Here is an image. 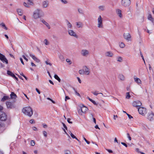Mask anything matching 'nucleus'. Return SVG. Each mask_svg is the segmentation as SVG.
I'll return each instance as SVG.
<instances>
[{"label":"nucleus","mask_w":154,"mask_h":154,"mask_svg":"<svg viewBox=\"0 0 154 154\" xmlns=\"http://www.w3.org/2000/svg\"><path fill=\"white\" fill-rule=\"evenodd\" d=\"M44 15L42 11L39 8H37L34 11L33 13L32 17L37 19L43 17Z\"/></svg>","instance_id":"nucleus-1"},{"label":"nucleus","mask_w":154,"mask_h":154,"mask_svg":"<svg viewBox=\"0 0 154 154\" xmlns=\"http://www.w3.org/2000/svg\"><path fill=\"white\" fill-rule=\"evenodd\" d=\"M22 111L25 115L29 117H31L33 114V110L30 106L23 108L22 110Z\"/></svg>","instance_id":"nucleus-2"},{"label":"nucleus","mask_w":154,"mask_h":154,"mask_svg":"<svg viewBox=\"0 0 154 154\" xmlns=\"http://www.w3.org/2000/svg\"><path fill=\"white\" fill-rule=\"evenodd\" d=\"M15 100L11 102L10 101H7L6 103V104L7 107V108L8 109H13L15 108L16 107L15 105L14 104Z\"/></svg>","instance_id":"nucleus-3"},{"label":"nucleus","mask_w":154,"mask_h":154,"mask_svg":"<svg viewBox=\"0 0 154 154\" xmlns=\"http://www.w3.org/2000/svg\"><path fill=\"white\" fill-rule=\"evenodd\" d=\"M7 119V115L5 113L2 111H0V120L2 121H5Z\"/></svg>","instance_id":"nucleus-4"},{"label":"nucleus","mask_w":154,"mask_h":154,"mask_svg":"<svg viewBox=\"0 0 154 154\" xmlns=\"http://www.w3.org/2000/svg\"><path fill=\"white\" fill-rule=\"evenodd\" d=\"M138 110L139 113L142 115H145L146 113V109L144 107L139 108Z\"/></svg>","instance_id":"nucleus-5"},{"label":"nucleus","mask_w":154,"mask_h":154,"mask_svg":"<svg viewBox=\"0 0 154 154\" xmlns=\"http://www.w3.org/2000/svg\"><path fill=\"white\" fill-rule=\"evenodd\" d=\"M131 4L130 0H122L121 1L122 5L124 6H129Z\"/></svg>","instance_id":"nucleus-6"},{"label":"nucleus","mask_w":154,"mask_h":154,"mask_svg":"<svg viewBox=\"0 0 154 154\" xmlns=\"http://www.w3.org/2000/svg\"><path fill=\"white\" fill-rule=\"evenodd\" d=\"M88 108L86 107L82 106L81 107L80 110H79V112L81 115H82V113H85L88 110Z\"/></svg>","instance_id":"nucleus-7"},{"label":"nucleus","mask_w":154,"mask_h":154,"mask_svg":"<svg viewBox=\"0 0 154 154\" xmlns=\"http://www.w3.org/2000/svg\"><path fill=\"white\" fill-rule=\"evenodd\" d=\"M68 34L70 36H72L76 38H78V36L73 30L71 29H68Z\"/></svg>","instance_id":"nucleus-8"},{"label":"nucleus","mask_w":154,"mask_h":154,"mask_svg":"<svg viewBox=\"0 0 154 154\" xmlns=\"http://www.w3.org/2000/svg\"><path fill=\"white\" fill-rule=\"evenodd\" d=\"M141 102L138 100L134 101L132 103V105L134 106L138 107L140 106L141 105Z\"/></svg>","instance_id":"nucleus-9"},{"label":"nucleus","mask_w":154,"mask_h":154,"mask_svg":"<svg viewBox=\"0 0 154 154\" xmlns=\"http://www.w3.org/2000/svg\"><path fill=\"white\" fill-rule=\"evenodd\" d=\"M81 54L83 56H87L89 54V51L86 49H83L81 51Z\"/></svg>","instance_id":"nucleus-10"},{"label":"nucleus","mask_w":154,"mask_h":154,"mask_svg":"<svg viewBox=\"0 0 154 154\" xmlns=\"http://www.w3.org/2000/svg\"><path fill=\"white\" fill-rule=\"evenodd\" d=\"M83 69L84 72H85V74L87 75H89V74L90 71H89V69L86 66H84Z\"/></svg>","instance_id":"nucleus-11"},{"label":"nucleus","mask_w":154,"mask_h":154,"mask_svg":"<svg viewBox=\"0 0 154 154\" xmlns=\"http://www.w3.org/2000/svg\"><path fill=\"white\" fill-rule=\"evenodd\" d=\"M49 2L48 0L44 1L42 2V6L43 8L48 7L49 5Z\"/></svg>","instance_id":"nucleus-12"},{"label":"nucleus","mask_w":154,"mask_h":154,"mask_svg":"<svg viewBox=\"0 0 154 154\" xmlns=\"http://www.w3.org/2000/svg\"><path fill=\"white\" fill-rule=\"evenodd\" d=\"M105 55L106 57H112L113 55V54L110 51H108L105 53Z\"/></svg>","instance_id":"nucleus-13"},{"label":"nucleus","mask_w":154,"mask_h":154,"mask_svg":"<svg viewBox=\"0 0 154 154\" xmlns=\"http://www.w3.org/2000/svg\"><path fill=\"white\" fill-rule=\"evenodd\" d=\"M124 38L128 40V41H129L130 40V38H131V35H130V34H129V33H124Z\"/></svg>","instance_id":"nucleus-14"},{"label":"nucleus","mask_w":154,"mask_h":154,"mask_svg":"<svg viewBox=\"0 0 154 154\" xmlns=\"http://www.w3.org/2000/svg\"><path fill=\"white\" fill-rule=\"evenodd\" d=\"M29 56L36 62L39 63L40 61L39 59H38L34 55L32 54L29 53Z\"/></svg>","instance_id":"nucleus-15"},{"label":"nucleus","mask_w":154,"mask_h":154,"mask_svg":"<svg viewBox=\"0 0 154 154\" xmlns=\"http://www.w3.org/2000/svg\"><path fill=\"white\" fill-rule=\"evenodd\" d=\"M46 26L48 29H50V26L49 25L48 23L45 21L44 19H41L40 20Z\"/></svg>","instance_id":"nucleus-16"},{"label":"nucleus","mask_w":154,"mask_h":154,"mask_svg":"<svg viewBox=\"0 0 154 154\" xmlns=\"http://www.w3.org/2000/svg\"><path fill=\"white\" fill-rule=\"evenodd\" d=\"M10 98L12 99H13V100H14V99H15L17 98V95L13 92H11L10 94Z\"/></svg>","instance_id":"nucleus-17"},{"label":"nucleus","mask_w":154,"mask_h":154,"mask_svg":"<svg viewBox=\"0 0 154 154\" xmlns=\"http://www.w3.org/2000/svg\"><path fill=\"white\" fill-rule=\"evenodd\" d=\"M66 21L68 30L70 29L72 27V25L68 20H66Z\"/></svg>","instance_id":"nucleus-18"},{"label":"nucleus","mask_w":154,"mask_h":154,"mask_svg":"<svg viewBox=\"0 0 154 154\" xmlns=\"http://www.w3.org/2000/svg\"><path fill=\"white\" fill-rule=\"evenodd\" d=\"M134 81L137 84H139L141 83V81L140 79L136 77L135 76H134Z\"/></svg>","instance_id":"nucleus-19"},{"label":"nucleus","mask_w":154,"mask_h":154,"mask_svg":"<svg viewBox=\"0 0 154 154\" xmlns=\"http://www.w3.org/2000/svg\"><path fill=\"white\" fill-rule=\"evenodd\" d=\"M76 23L78 28H82L83 27V24L80 22H77Z\"/></svg>","instance_id":"nucleus-20"},{"label":"nucleus","mask_w":154,"mask_h":154,"mask_svg":"<svg viewBox=\"0 0 154 154\" xmlns=\"http://www.w3.org/2000/svg\"><path fill=\"white\" fill-rule=\"evenodd\" d=\"M116 12L119 16L120 17L122 18V15L121 13V10L119 9L116 10Z\"/></svg>","instance_id":"nucleus-21"},{"label":"nucleus","mask_w":154,"mask_h":154,"mask_svg":"<svg viewBox=\"0 0 154 154\" xmlns=\"http://www.w3.org/2000/svg\"><path fill=\"white\" fill-rule=\"evenodd\" d=\"M17 11L18 13V14L20 16L22 15L23 14V11L22 10L20 9H17Z\"/></svg>","instance_id":"nucleus-22"},{"label":"nucleus","mask_w":154,"mask_h":154,"mask_svg":"<svg viewBox=\"0 0 154 154\" xmlns=\"http://www.w3.org/2000/svg\"><path fill=\"white\" fill-rule=\"evenodd\" d=\"M28 2V3L30 5L33 6L34 5L33 0H26Z\"/></svg>","instance_id":"nucleus-23"},{"label":"nucleus","mask_w":154,"mask_h":154,"mask_svg":"<svg viewBox=\"0 0 154 154\" xmlns=\"http://www.w3.org/2000/svg\"><path fill=\"white\" fill-rule=\"evenodd\" d=\"M119 78L122 81H124L125 79V77L124 75L122 74H120L119 75Z\"/></svg>","instance_id":"nucleus-24"},{"label":"nucleus","mask_w":154,"mask_h":154,"mask_svg":"<svg viewBox=\"0 0 154 154\" xmlns=\"http://www.w3.org/2000/svg\"><path fill=\"white\" fill-rule=\"evenodd\" d=\"M97 27L99 28H103V22L97 23Z\"/></svg>","instance_id":"nucleus-25"},{"label":"nucleus","mask_w":154,"mask_h":154,"mask_svg":"<svg viewBox=\"0 0 154 154\" xmlns=\"http://www.w3.org/2000/svg\"><path fill=\"white\" fill-rule=\"evenodd\" d=\"M7 73L8 75L12 76L13 77H14L15 75L12 72L9 70L7 71Z\"/></svg>","instance_id":"nucleus-26"},{"label":"nucleus","mask_w":154,"mask_h":154,"mask_svg":"<svg viewBox=\"0 0 154 154\" xmlns=\"http://www.w3.org/2000/svg\"><path fill=\"white\" fill-rule=\"evenodd\" d=\"M10 98V97L8 96H4L2 98L1 101L4 102L6 100H8Z\"/></svg>","instance_id":"nucleus-27"},{"label":"nucleus","mask_w":154,"mask_h":154,"mask_svg":"<svg viewBox=\"0 0 154 154\" xmlns=\"http://www.w3.org/2000/svg\"><path fill=\"white\" fill-rule=\"evenodd\" d=\"M153 118V115L152 114H149L147 118L149 120H151Z\"/></svg>","instance_id":"nucleus-28"},{"label":"nucleus","mask_w":154,"mask_h":154,"mask_svg":"<svg viewBox=\"0 0 154 154\" xmlns=\"http://www.w3.org/2000/svg\"><path fill=\"white\" fill-rule=\"evenodd\" d=\"M54 78L55 79L57 80L59 82H60V79L57 75L55 74L54 75Z\"/></svg>","instance_id":"nucleus-29"},{"label":"nucleus","mask_w":154,"mask_h":154,"mask_svg":"<svg viewBox=\"0 0 154 154\" xmlns=\"http://www.w3.org/2000/svg\"><path fill=\"white\" fill-rule=\"evenodd\" d=\"M148 18L149 20H150V21H152V22L154 20V19L152 18L151 15L150 14L149 15Z\"/></svg>","instance_id":"nucleus-30"},{"label":"nucleus","mask_w":154,"mask_h":154,"mask_svg":"<svg viewBox=\"0 0 154 154\" xmlns=\"http://www.w3.org/2000/svg\"><path fill=\"white\" fill-rule=\"evenodd\" d=\"M3 63H5L6 64H8V60L5 57V58H3L2 60H1Z\"/></svg>","instance_id":"nucleus-31"},{"label":"nucleus","mask_w":154,"mask_h":154,"mask_svg":"<svg viewBox=\"0 0 154 154\" xmlns=\"http://www.w3.org/2000/svg\"><path fill=\"white\" fill-rule=\"evenodd\" d=\"M98 8L100 10L103 11L104 10L105 6L103 5L100 6L98 7Z\"/></svg>","instance_id":"nucleus-32"},{"label":"nucleus","mask_w":154,"mask_h":154,"mask_svg":"<svg viewBox=\"0 0 154 154\" xmlns=\"http://www.w3.org/2000/svg\"><path fill=\"white\" fill-rule=\"evenodd\" d=\"M103 22V19L100 15L97 19V23Z\"/></svg>","instance_id":"nucleus-33"},{"label":"nucleus","mask_w":154,"mask_h":154,"mask_svg":"<svg viewBox=\"0 0 154 154\" xmlns=\"http://www.w3.org/2000/svg\"><path fill=\"white\" fill-rule=\"evenodd\" d=\"M23 5L25 7L27 8H30V5H29L28 3H26V2H24L23 3Z\"/></svg>","instance_id":"nucleus-34"},{"label":"nucleus","mask_w":154,"mask_h":154,"mask_svg":"<svg viewBox=\"0 0 154 154\" xmlns=\"http://www.w3.org/2000/svg\"><path fill=\"white\" fill-rule=\"evenodd\" d=\"M59 58L62 61H63L64 60V57L63 56L62 54H60L59 55Z\"/></svg>","instance_id":"nucleus-35"},{"label":"nucleus","mask_w":154,"mask_h":154,"mask_svg":"<svg viewBox=\"0 0 154 154\" xmlns=\"http://www.w3.org/2000/svg\"><path fill=\"white\" fill-rule=\"evenodd\" d=\"M78 11L79 14H84V11H83L82 9L80 8H79L78 9Z\"/></svg>","instance_id":"nucleus-36"},{"label":"nucleus","mask_w":154,"mask_h":154,"mask_svg":"<svg viewBox=\"0 0 154 154\" xmlns=\"http://www.w3.org/2000/svg\"><path fill=\"white\" fill-rule=\"evenodd\" d=\"M5 58V56L0 53V60H2V59L3 58Z\"/></svg>","instance_id":"nucleus-37"},{"label":"nucleus","mask_w":154,"mask_h":154,"mask_svg":"<svg viewBox=\"0 0 154 154\" xmlns=\"http://www.w3.org/2000/svg\"><path fill=\"white\" fill-rule=\"evenodd\" d=\"M117 61L119 62H121L122 61V58L120 57H118L117 58Z\"/></svg>","instance_id":"nucleus-38"},{"label":"nucleus","mask_w":154,"mask_h":154,"mask_svg":"<svg viewBox=\"0 0 154 154\" xmlns=\"http://www.w3.org/2000/svg\"><path fill=\"white\" fill-rule=\"evenodd\" d=\"M65 154H71V152L69 150H66L64 151Z\"/></svg>","instance_id":"nucleus-39"},{"label":"nucleus","mask_w":154,"mask_h":154,"mask_svg":"<svg viewBox=\"0 0 154 154\" xmlns=\"http://www.w3.org/2000/svg\"><path fill=\"white\" fill-rule=\"evenodd\" d=\"M44 42L46 45L49 44V42L47 39H45L44 41Z\"/></svg>","instance_id":"nucleus-40"},{"label":"nucleus","mask_w":154,"mask_h":154,"mask_svg":"<svg viewBox=\"0 0 154 154\" xmlns=\"http://www.w3.org/2000/svg\"><path fill=\"white\" fill-rule=\"evenodd\" d=\"M131 97V96L130 95L129 92H127L126 93V98L127 99Z\"/></svg>","instance_id":"nucleus-41"},{"label":"nucleus","mask_w":154,"mask_h":154,"mask_svg":"<svg viewBox=\"0 0 154 154\" xmlns=\"http://www.w3.org/2000/svg\"><path fill=\"white\" fill-rule=\"evenodd\" d=\"M60 1L63 4H65L68 3V2L66 0H60Z\"/></svg>","instance_id":"nucleus-42"},{"label":"nucleus","mask_w":154,"mask_h":154,"mask_svg":"<svg viewBox=\"0 0 154 154\" xmlns=\"http://www.w3.org/2000/svg\"><path fill=\"white\" fill-rule=\"evenodd\" d=\"M79 73L80 74H82V75L83 74H85V72H84L83 69L80 70L79 71Z\"/></svg>","instance_id":"nucleus-43"},{"label":"nucleus","mask_w":154,"mask_h":154,"mask_svg":"<svg viewBox=\"0 0 154 154\" xmlns=\"http://www.w3.org/2000/svg\"><path fill=\"white\" fill-rule=\"evenodd\" d=\"M119 46L120 48H123L124 47L125 45L122 42H121L119 45Z\"/></svg>","instance_id":"nucleus-44"},{"label":"nucleus","mask_w":154,"mask_h":154,"mask_svg":"<svg viewBox=\"0 0 154 154\" xmlns=\"http://www.w3.org/2000/svg\"><path fill=\"white\" fill-rule=\"evenodd\" d=\"M35 142L33 140H32L31 142V145L32 146H34L35 145Z\"/></svg>","instance_id":"nucleus-45"},{"label":"nucleus","mask_w":154,"mask_h":154,"mask_svg":"<svg viewBox=\"0 0 154 154\" xmlns=\"http://www.w3.org/2000/svg\"><path fill=\"white\" fill-rule=\"evenodd\" d=\"M73 89L74 90V91L75 93V94L78 96H80V94H79V93H78L77 92V91L75 89V88H73Z\"/></svg>","instance_id":"nucleus-46"},{"label":"nucleus","mask_w":154,"mask_h":154,"mask_svg":"<svg viewBox=\"0 0 154 154\" xmlns=\"http://www.w3.org/2000/svg\"><path fill=\"white\" fill-rule=\"evenodd\" d=\"M66 62H67V63H69V65H70L71 64L72 62H71V61L69 59H66Z\"/></svg>","instance_id":"nucleus-47"},{"label":"nucleus","mask_w":154,"mask_h":154,"mask_svg":"<svg viewBox=\"0 0 154 154\" xmlns=\"http://www.w3.org/2000/svg\"><path fill=\"white\" fill-rule=\"evenodd\" d=\"M70 135L71 136V137L74 139V138H76V137L73 134H72V133H71L70 134Z\"/></svg>","instance_id":"nucleus-48"},{"label":"nucleus","mask_w":154,"mask_h":154,"mask_svg":"<svg viewBox=\"0 0 154 154\" xmlns=\"http://www.w3.org/2000/svg\"><path fill=\"white\" fill-rule=\"evenodd\" d=\"M43 135H44V136L45 137H47V133L45 131H43Z\"/></svg>","instance_id":"nucleus-49"},{"label":"nucleus","mask_w":154,"mask_h":154,"mask_svg":"<svg viewBox=\"0 0 154 154\" xmlns=\"http://www.w3.org/2000/svg\"><path fill=\"white\" fill-rule=\"evenodd\" d=\"M127 137H128L129 140H131V137L130 136L129 134V133H128L127 134Z\"/></svg>","instance_id":"nucleus-50"},{"label":"nucleus","mask_w":154,"mask_h":154,"mask_svg":"<svg viewBox=\"0 0 154 154\" xmlns=\"http://www.w3.org/2000/svg\"><path fill=\"white\" fill-rule=\"evenodd\" d=\"M5 26V25L3 23H2L0 24V26L1 27H4Z\"/></svg>","instance_id":"nucleus-51"},{"label":"nucleus","mask_w":154,"mask_h":154,"mask_svg":"<svg viewBox=\"0 0 154 154\" xmlns=\"http://www.w3.org/2000/svg\"><path fill=\"white\" fill-rule=\"evenodd\" d=\"M91 102H92L95 105H97L98 104L94 100H92Z\"/></svg>","instance_id":"nucleus-52"},{"label":"nucleus","mask_w":154,"mask_h":154,"mask_svg":"<svg viewBox=\"0 0 154 154\" xmlns=\"http://www.w3.org/2000/svg\"><path fill=\"white\" fill-rule=\"evenodd\" d=\"M22 57L27 61H28V59L24 55H23L22 56Z\"/></svg>","instance_id":"nucleus-53"},{"label":"nucleus","mask_w":154,"mask_h":154,"mask_svg":"<svg viewBox=\"0 0 154 154\" xmlns=\"http://www.w3.org/2000/svg\"><path fill=\"white\" fill-rule=\"evenodd\" d=\"M84 140L86 142V143L88 144H89L90 142L89 141H88L86 138H85L84 137H83Z\"/></svg>","instance_id":"nucleus-54"},{"label":"nucleus","mask_w":154,"mask_h":154,"mask_svg":"<svg viewBox=\"0 0 154 154\" xmlns=\"http://www.w3.org/2000/svg\"><path fill=\"white\" fill-rule=\"evenodd\" d=\"M91 93L93 94L94 95H97L98 94H99V93H97V92L96 91H95V92H92Z\"/></svg>","instance_id":"nucleus-55"},{"label":"nucleus","mask_w":154,"mask_h":154,"mask_svg":"<svg viewBox=\"0 0 154 154\" xmlns=\"http://www.w3.org/2000/svg\"><path fill=\"white\" fill-rule=\"evenodd\" d=\"M45 63L47 65H48L50 66H51L52 65V64L50 63H48L47 61H45Z\"/></svg>","instance_id":"nucleus-56"},{"label":"nucleus","mask_w":154,"mask_h":154,"mask_svg":"<svg viewBox=\"0 0 154 154\" xmlns=\"http://www.w3.org/2000/svg\"><path fill=\"white\" fill-rule=\"evenodd\" d=\"M70 119L69 118H68L67 119V121L69 123L72 124V122L70 121Z\"/></svg>","instance_id":"nucleus-57"},{"label":"nucleus","mask_w":154,"mask_h":154,"mask_svg":"<svg viewBox=\"0 0 154 154\" xmlns=\"http://www.w3.org/2000/svg\"><path fill=\"white\" fill-rule=\"evenodd\" d=\"M127 115L129 119H131V118H133V117L131 116V115L128 113H127Z\"/></svg>","instance_id":"nucleus-58"},{"label":"nucleus","mask_w":154,"mask_h":154,"mask_svg":"<svg viewBox=\"0 0 154 154\" xmlns=\"http://www.w3.org/2000/svg\"><path fill=\"white\" fill-rule=\"evenodd\" d=\"M62 124H63V126L64 127V128L66 129H67V127L66 126V125H65V124L64 123H63V122H62Z\"/></svg>","instance_id":"nucleus-59"},{"label":"nucleus","mask_w":154,"mask_h":154,"mask_svg":"<svg viewBox=\"0 0 154 154\" xmlns=\"http://www.w3.org/2000/svg\"><path fill=\"white\" fill-rule=\"evenodd\" d=\"M20 60L21 63H22V64H23V65H24V62H23V59H22V58H20Z\"/></svg>","instance_id":"nucleus-60"},{"label":"nucleus","mask_w":154,"mask_h":154,"mask_svg":"<svg viewBox=\"0 0 154 154\" xmlns=\"http://www.w3.org/2000/svg\"><path fill=\"white\" fill-rule=\"evenodd\" d=\"M121 143L124 146H125L126 147H127V145L125 143H124V142H121Z\"/></svg>","instance_id":"nucleus-61"},{"label":"nucleus","mask_w":154,"mask_h":154,"mask_svg":"<svg viewBox=\"0 0 154 154\" xmlns=\"http://www.w3.org/2000/svg\"><path fill=\"white\" fill-rule=\"evenodd\" d=\"M106 150H107L110 153H111L112 152V151L111 150L107 149H106Z\"/></svg>","instance_id":"nucleus-62"},{"label":"nucleus","mask_w":154,"mask_h":154,"mask_svg":"<svg viewBox=\"0 0 154 154\" xmlns=\"http://www.w3.org/2000/svg\"><path fill=\"white\" fill-rule=\"evenodd\" d=\"M35 90L39 94H40V91H39V90L38 88H36Z\"/></svg>","instance_id":"nucleus-63"},{"label":"nucleus","mask_w":154,"mask_h":154,"mask_svg":"<svg viewBox=\"0 0 154 154\" xmlns=\"http://www.w3.org/2000/svg\"><path fill=\"white\" fill-rule=\"evenodd\" d=\"M70 98L68 96H66L65 97V100L66 101L67 100L69 99Z\"/></svg>","instance_id":"nucleus-64"}]
</instances>
